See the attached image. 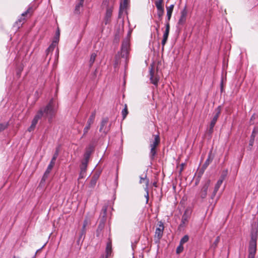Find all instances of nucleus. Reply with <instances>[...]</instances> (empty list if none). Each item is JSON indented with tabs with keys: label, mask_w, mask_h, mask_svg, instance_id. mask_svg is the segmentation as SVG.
<instances>
[{
	"label": "nucleus",
	"mask_w": 258,
	"mask_h": 258,
	"mask_svg": "<svg viewBox=\"0 0 258 258\" xmlns=\"http://www.w3.org/2000/svg\"><path fill=\"white\" fill-rule=\"evenodd\" d=\"M56 111L57 109L55 106L54 102L53 99H51L46 106L41 107L36 112L28 131L29 132L33 131L38 121L41 119H47L49 123L51 122Z\"/></svg>",
	"instance_id": "f257e3e1"
},
{
	"label": "nucleus",
	"mask_w": 258,
	"mask_h": 258,
	"mask_svg": "<svg viewBox=\"0 0 258 258\" xmlns=\"http://www.w3.org/2000/svg\"><path fill=\"white\" fill-rule=\"evenodd\" d=\"M154 140L150 141V151L149 153V157L151 160H153L157 154V147L159 146L160 143V138L159 135H153Z\"/></svg>",
	"instance_id": "f03ea898"
},
{
	"label": "nucleus",
	"mask_w": 258,
	"mask_h": 258,
	"mask_svg": "<svg viewBox=\"0 0 258 258\" xmlns=\"http://www.w3.org/2000/svg\"><path fill=\"white\" fill-rule=\"evenodd\" d=\"M256 233H251V239L249 241L248 246V258H254L256 251Z\"/></svg>",
	"instance_id": "7ed1b4c3"
},
{
	"label": "nucleus",
	"mask_w": 258,
	"mask_h": 258,
	"mask_svg": "<svg viewBox=\"0 0 258 258\" xmlns=\"http://www.w3.org/2000/svg\"><path fill=\"white\" fill-rule=\"evenodd\" d=\"M150 79L151 83L154 85L157 86L159 80V77L158 75L157 70L155 71L153 69V66L151 65L150 68Z\"/></svg>",
	"instance_id": "20e7f679"
},
{
	"label": "nucleus",
	"mask_w": 258,
	"mask_h": 258,
	"mask_svg": "<svg viewBox=\"0 0 258 258\" xmlns=\"http://www.w3.org/2000/svg\"><path fill=\"white\" fill-rule=\"evenodd\" d=\"M164 226L163 222L160 221L158 223V227L156 228L155 233V240L156 242H159L163 234Z\"/></svg>",
	"instance_id": "39448f33"
},
{
	"label": "nucleus",
	"mask_w": 258,
	"mask_h": 258,
	"mask_svg": "<svg viewBox=\"0 0 258 258\" xmlns=\"http://www.w3.org/2000/svg\"><path fill=\"white\" fill-rule=\"evenodd\" d=\"M34 11V9L32 6H30L28 9L23 13L21 14V18L19 19L16 22L15 24L17 25V27H20V25H21L25 21V18H22L28 14L32 15Z\"/></svg>",
	"instance_id": "423d86ee"
},
{
	"label": "nucleus",
	"mask_w": 258,
	"mask_h": 258,
	"mask_svg": "<svg viewBox=\"0 0 258 258\" xmlns=\"http://www.w3.org/2000/svg\"><path fill=\"white\" fill-rule=\"evenodd\" d=\"M58 155V149H57L56 150L54 154L51 161H50V163L49 164V165L44 173V176H47L48 174H49V173L50 172L51 170H52V168L53 167V166L55 164V160H56Z\"/></svg>",
	"instance_id": "0eeeda50"
},
{
	"label": "nucleus",
	"mask_w": 258,
	"mask_h": 258,
	"mask_svg": "<svg viewBox=\"0 0 258 258\" xmlns=\"http://www.w3.org/2000/svg\"><path fill=\"white\" fill-rule=\"evenodd\" d=\"M130 43L128 40H125L122 42L121 49V56L122 57L126 58L129 52Z\"/></svg>",
	"instance_id": "6e6552de"
},
{
	"label": "nucleus",
	"mask_w": 258,
	"mask_h": 258,
	"mask_svg": "<svg viewBox=\"0 0 258 258\" xmlns=\"http://www.w3.org/2000/svg\"><path fill=\"white\" fill-rule=\"evenodd\" d=\"M95 115H96V112H95V111H94L91 113V115L90 116V117L87 121V125L84 128L83 137H84L88 133V131L90 130L91 124H92L94 122Z\"/></svg>",
	"instance_id": "1a4fd4ad"
},
{
	"label": "nucleus",
	"mask_w": 258,
	"mask_h": 258,
	"mask_svg": "<svg viewBox=\"0 0 258 258\" xmlns=\"http://www.w3.org/2000/svg\"><path fill=\"white\" fill-rule=\"evenodd\" d=\"M210 180H207L203 185L200 192V196L202 199H205L207 197V191L210 184Z\"/></svg>",
	"instance_id": "9d476101"
},
{
	"label": "nucleus",
	"mask_w": 258,
	"mask_h": 258,
	"mask_svg": "<svg viewBox=\"0 0 258 258\" xmlns=\"http://www.w3.org/2000/svg\"><path fill=\"white\" fill-rule=\"evenodd\" d=\"M113 9V5L110 7H108L106 10L105 15L104 17V24L107 25L111 21V18L112 16V11Z\"/></svg>",
	"instance_id": "9b49d317"
},
{
	"label": "nucleus",
	"mask_w": 258,
	"mask_h": 258,
	"mask_svg": "<svg viewBox=\"0 0 258 258\" xmlns=\"http://www.w3.org/2000/svg\"><path fill=\"white\" fill-rule=\"evenodd\" d=\"M108 121V119L107 118H104L102 119L99 129V131L100 132H103L105 134L108 133L110 129L109 126L108 127L106 126Z\"/></svg>",
	"instance_id": "f8f14e48"
},
{
	"label": "nucleus",
	"mask_w": 258,
	"mask_h": 258,
	"mask_svg": "<svg viewBox=\"0 0 258 258\" xmlns=\"http://www.w3.org/2000/svg\"><path fill=\"white\" fill-rule=\"evenodd\" d=\"M129 0H123L122 2H121L119 6V10L118 13V18H120L121 17V15L124 11H125L128 5Z\"/></svg>",
	"instance_id": "ddd939ff"
},
{
	"label": "nucleus",
	"mask_w": 258,
	"mask_h": 258,
	"mask_svg": "<svg viewBox=\"0 0 258 258\" xmlns=\"http://www.w3.org/2000/svg\"><path fill=\"white\" fill-rule=\"evenodd\" d=\"M187 14V12L186 9V7H185L181 11V15L180 18L178 22V24L180 25H183L186 20V16Z\"/></svg>",
	"instance_id": "4468645a"
},
{
	"label": "nucleus",
	"mask_w": 258,
	"mask_h": 258,
	"mask_svg": "<svg viewBox=\"0 0 258 258\" xmlns=\"http://www.w3.org/2000/svg\"><path fill=\"white\" fill-rule=\"evenodd\" d=\"M87 164L86 161H83L80 166V173L79 174V179L83 178L85 174L86 170L87 167Z\"/></svg>",
	"instance_id": "2eb2a0df"
},
{
	"label": "nucleus",
	"mask_w": 258,
	"mask_h": 258,
	"mask_svg": "<svg viewBox=\"0 0 258 258\" xmlns=\"http://www.w3.org/2000/svg\"><path fill=\"white\" fill-rule=\"evenodd\" d=\"M112 252L111 241L109 240L107 243L105 252V255H102L100 258H108L111 255Z\"/></svg>",
	"instance_id": "dca6fc26"
},
{
	"label": "nucleus",
	"mask_w": 258,
	"mask_h": 258,
	"mask_svg": "<svg viewBox=\"0 0 258 258\" xmlns=\"http://www.w3.org/2000/svg\"><path fill=\"white\" fill-rule=\"evenodd\" d=\"M174 7V5H171L169 7H166V10H167L166 17H167V18L166 19V23H169L170 20L171 16H172V12H173Z\"/></svg>",
	"instance_id": "f3484780"
},
{
	"label": "nucleus",
	"mask_w": 258,
	"mask_h": 258,
	"mask_svg": "<svg viewBox=\"0 0 258 258\" xmlns=\"http://www.w3.org/2000/svg\"><path fill=\"white\" fill-rule=\"evenodd\" d=\"M221 106H219L215 109V111L214 112V116L211 120V122H212L213 123H216L217 119L221 113Z\"/></svg>",
	"instance_id": "a211bd4d"
},
{
	"label": "nucleus",
	"mask_w": 258,
	"mask_h": 258,
	"mask_svg": "<svg viewBox=\"0 0 258 258\" xmlns=\"http://www.w3.org/2000/svg\"><path fill=\"white\" fill-rule=\"evenodd\" d=\"M104 227V220L103 219L100 222L96 230V236L99 237L101 235V232Z\"/></svg>",
	"instance_id": "6ab92c4d"
},
{
	"label": "nucleus",
	"mask_w": 258,
	"mask_h": 258,
	"mask_svg": "<svg viewBox=\"0 0 258 258\" xmlns=\"http://www.w3.org/2000/svg\"><path fill=\"white\" fill-rule=\"evenodd\" d=\"M86 228H82L81 230V231L79 233V238H78V239L77 240V243L79 244V242L81 241L82 242L83 241L85 237V235H86Z\"/></svg>",
	"instance_id": "aec40b11"
},
{
	"label": "nucleus",
	"mask_w": 258,
	"mask_h": 258,
	"mask_svg": "<svg viewBox=\"0 0 258 258\" xmlns=\"http://www.w3.org/2000/svg\"><path fill=\"white\" fill-rule=\"evenodd\" d=\"M93 150V147H90L88 149H87L85 154H84V160L83 161H86L87 163H88L89 158Z\"/></svg>",
	"instance_id": "412c9836"
},
{
	"label": "nucleus",
	"mask_w": 258,
	"mask_h": 258,
	"mask_svg": "<svg viewBox=\"0 0 258 258\" xmlns=\"http://www.w3.org/2000/svg\"><path fill=\"white\" fill-rule=\"evenodd\" d=\"M99 176L98 175H94L91 179V181L90 182V187L94 188V186L96 185L97 181L98 179Z\"/></svg>",
	"instance_id": "4be33fe9"
},
{
	"label": "nucleus",
	"mask_w": 258,
	"mask_h": 258,
	"mask_svg": "<svg viewBox=\"0 0 258 258\" xmlns=\"http://www.w3.org/2000/svg\"><path fill=\"white\" fill-rule=\"evenodd\" d=\"M57 43V40H54L53 42L50 45V46L47 48L46 50V55H47L50 52H51L54 50Z\"/></svg>",
	"instance_id": "5701e85b"
},
{
	"label": "nucleus",
	"mask_w": 258,
	"mask_h": 258,
	"mask_svg": "<svg viewBox=\"0 0 258 258\" xmlns=\"http://www.w3.org/2000/svg\"><path fill=\"white\" fill-rule=\"evenodd\" d=\"M188 218V216L186 214V211H185L182 216L181 222L179 226L181 227H183L184 225L186 224V223L187 222Z\"/></svg>",
	"instance_id": "b1692460"
},
{
	"label": "nucleus",
	"mask_w": 258,
	"mask_h": 258,
	"mask_svg": "<svg viewBox=\"0 0 258 258\" xmlns=\"http://www.w3.org/2000/svg\"><path fill=\"white\" fill-rule=\"evenodd\" d=\"M163 0H156L155 2V5L157 8V10H160L164 9L163 6Z\"/></svg>",
	"instance_id": "393cba45"
},
{
	"label": "nucleus",
	"mask_w": 258,
	"mask_h": 258,
	"mask_svg": "<svg viewBox=\"0 0 258 258\" xmlns=\"http://www.w3.org/2000/svg\"><path fill=\"white\" fill-rule=\"evenodd\" d=\"M170 25L169 23H166V29L163 34V38L168 39V37L169 33Z\"/></svg>",
	"instance_id": "a878e982"
},
{
	"label": "nucleus",
	"mask_w": 258,
	"mask_h": 258,
	"mask_svg": "<svg viewBox=\"0 0 258 258\" xmlns=\"http://www.w3.org/2000/svg\"><path fill=\"white\" fill-rule=\"evenodd\" d=\"M83 6V3L79 2L75 7V13L76 14H79L80 13V10Z\"/></svg>",
	"instance_id": "bb28decb"
},
{
	"label": "nucleus",
	"mask_w": 258,
	"mask_h": 258,
	"mask_svg": "<svg viewBox=\"0 0 258 258\" xmlns=\"http://www.w3.org/2000/svg\"><path fill=\"white\" fill-rule=\"evenodd\" d=\"M212 159L211 158L210 155H209L208 158L206 160L205 162L203 165L202 168L203 170H205L207 168L208 166L210 164V163L212 162Z\"/></svg>",
	"instance_id": "cd10ccee"
},
{
	"label": "nucleus",
	"mask_w": 258,
	"mask_h": 258,
	"mask_svg": "<svg viewBox=\"0 0 258 258\" xmlns=\"http://www.w3.org/2000/svg\"><path fill=\"white\" fill-rule=\"evenodd\" d=\"M127 106L126 104L124 105V108L121 111V114L122 116V119H124L128 114Z\"/></svg>",
	"instance_id": "c85d7f7f"
},
{
	"label": "nucleus",
	"mask_w": 258,
	"mask_h": 258,
	"mask_svg": "<svg viewBox=\"0 0 258 258\" xmlns=\"http://www.w3.org/2000/svg\"><path fill=\"white\" fill-rule=\"evenodd\" d=\"M97 54L95 53H93L91 54L90 60H89V66L90 67H91L94 62Z\"/></svg>",
	"instance_id": "c756f323"
},
{
	"label": "nucleus",
	"mask_w": 258,
	"mask_h": 258,
	"mask_svg": "<svg viewBox=\"0 0 258 258\" xmlns=\"http://www.w3.org/2000/svg\"><path fill=\"white\" fill-rule=\"evenodd\" d=\"M144 181H145V182H146V187H148L149 184V179L147 178L146 175H145L144 177H142V176L140 177V183H142Z\"/></svg>",
	"instance_id": "7c9ffc66"
},
{
	"label": "nucleus",
	"mask_w": 258,
	"mask_h": 258,
	"mask_svg": "<svg viewBox=\"0 0 258 258\" xmlns=\"http://www.w3.org/2000/svg\"><path fill=\"white\" fill-rule=\"evenodd\" d=\"M164 13V9H160V10H157V15L158 16V17L159 19V20H161L162 19V17Z\"/></svg>",
	"instance_id": "2f4dec72"
},
{
	"label": "nucleus",
	"mask_w": 258,
	"mask_h": 258,
	"mask_svg": "<svg viewBox=\"0 0 258 258\" xmlns=\"http://www.w3.org/2000/svg\"><path fill=\"white\" fill-rule=\"evenodd\" d=\"M227 174H228V170L227 169L224 170L221 173V175L220 176L219 179L222 180V181H223V180L226 177Z\"/></svg>",
	"instance_id": "473e14b6"
},
{
	"label": "nucleus",
	"mask_w": 258,
	"mask_h": 258,
	"mask_svg": "<svg viewBox=\"0 0 258 258\" xmlns=\"http://www.w3.org/2000/svg\"><path fill=\"white\" fill-rule=\"evenodd\" d=\"M188 240L189 236L187 235H185L180 239V243L183 245L184 243L187 242Z\"/></svg>",
	"instance_id": "72a5a7b5"
},
{
	"label": "nucleus",
	"mask_w": 258,
	"mask_h": 258,
	"mask_svg": "<svg viewBox=\"0 0 258 258\" xmlns=\"http://www.w3.org/2000/svg\"><path fill=\"white\" fill-rule=\"evenodd\" d=\"M255 137V135H253V134H251V136H250V139L249 143V147H250V148L253 145Z\"/></svg>",
	"instance_id": "f704fd0d"
},
{
	"label": "nucleus",
	"mask_w": 258,
	"mask_h": 258,
	"mask_svg": "<svg viewBox=\"0 0 258 258\" xmlns=\"http://www.w3.org/2000/svg\"><path fill=\"white\" fill-rule=\"evenodd\" d=\"M223 181L220 179H219L216 184H215V187H214V189H215V190H219L220 186L221 185Z\"/></svg>",
	"instance_id": "c9c22d12"
},
{
	"label": "nucleus",
	"mask_w": 258,
	"mask_h": 258,
	"mask_svg": "<svg viewBox=\"0 0 258 258\" xmlns=\"http://www.w3.org/2000/svg\"><path fill=\"white\" fill-rule=\"evenodd\" d=\"M215 124H216L215 123H213L211 121L210 124L209 128L208 130V132L210 134H212L213 133V131H214L213 128H214V127Z\"/></svg>",
	"instance_id": "e433bc0d"
},
{
	"label": "nucleus",
	"mask_w": 258,
	"mask_h": 258,
	"mask_svg": "<svg viewBox=\"0 0 258 258\" xmlns=\"http://www.w3.org/2000/svg\"><path fill=\"white\" fill-rule=\"evenodd\" d=\"M220 240V236H217L212 244V247L215 249L216 248Z\"/></svg>",
	"instance_id": "4c0bfd02"
},
{
	"label": "nucleus",
	"mask_w": 258,
	"mask_h": 258,
	"mask_svg": "<svg viewBox=\"0 0 258 258\" xmlns=\"http://www.w3.org/2000/svg\"><path fill=\"white\" fill-rule=\"evenodd\" d=\"M183 250V246L182 244L179 243V246L176 248V253L179 254L181 253Z\"/></svg>",
	"instance_id": "58836bf2"
},
{
	"label": "nucleus",
	"mask_w": 258,
	"mask_h": 258,
	"mask_svg": "<svg viewBox=\"0 0 258 258\" xmlns=\"http://www.w3.org/2000/svg\"><path fill=\"white\" fill-rule=\"evenodd\" d=\"M103 5L105 6L106 9L108 7H110L111 5H113V4H110L109 0H103Z\"/></svg>",
	"instance_id": "ea45409f"
},
{
	"label": "nucleus",
	"mask_w": 258,
	"mask_h": 258,
	"mask_svg": "<svg viewBox=\"0 0 258 258\" xmlns=\"http://www.w3.org/2000/svg\"><path fill=\"white\" fill-rule=\"evenodd\" d=\"M8 126V123H0V132L4 131Z\"/></svg>",
	"instance_id": "a19ab883"
},
{
	"label": "nucleus",
	"mask_w": 258,
	"mask_h": 258,
	"mask_svg": "<svg viewBox=\"0 0 258 258\" xmlns=\"http://www.w3.org/2000/svg\"><path fill=\"white\" fill-rule=\"evenodd\" d=\"M145 190L146 192V194L145 195V197L146 198V203H147L148 202V201H149V198L148 187H146L145 188Z\"/></svg>",
	"instance_id": "79ce46f5"
},
{
	"label": "nucleus",
	"mask_w": 258,
	"mask_h": 258,
	"mask_svg": "<svg viewBox=\"0 0 258 258\" xmlns=\"http://www.w3.org/2000/svg\"><path fill=\"white\" fill-rule=\"evenodd\" d=\"M89 221L87 218H86L84 221L83 224L82 228H86V226L88 225Z\"/></svg>",
	"instance_id": "37998d69"
},
{
	"label": "nucleus",
	"mask_w": 258,
	"mask_h": 258,
	"mask_svg": "<svg viewBox=\"0 0 258 258\" xmlns=\"http://www.w3.org/2000/svg\"><path fill=\"white\" fill-rule=\"evenodd\" d=\"M60 35V32L59 29H57V30L56 32V38L55 40H57V42L58 41V38Z\"/></svg>",
	"instance_id": "c03bdc74"
},
{
	"label": "nucleus",
	"mask_w": 258,
	"mask_h": 258,
	"mask_svg": "<svg viewBox=\"0 0 258 258\" xmlns=\"http://www.w3.org/2000/svg\"><path fill=\"white\" fill-rule=\"evenodd\" d=\"M218 190H215V189H214V190L213 191V193L211 195V198L212 199H213L214 198V197H215L217 192Z\"/></svg>",
	"instance_id": "a18cd8bd"
},
{
	"label": "nucleus",
	"mask_w": 258,
	"mask_h": 258,
	"mask_svg": "<svg viewBox=\"0 0 258 258\" xmlns=\"http://www.w3.org/2000/svg\"><path fill=\"white\" fill-rule=\"evenodd\" d=\"M185 164L184 163H182L180 164V168L179 170V173H181L182 170H183L184 167L185 166Z\"/></svg>",
	"instance_id": "49530a36"
},
{
	"label": "nucleus",
	"mask_w": 258,
	"mask_h": 258,
	"mask_svg": "<svg viewBox=\"0 0 258 258\" xmlns=\"http://www.w3.org/2000/svg\"><path fill=\"white\" fill-rule=\"evenodd\" d=\"M167 39L163 38V39H162V42H161V44H162V45L163 47H164V46L166 44V43L167 42Z\"/></svg>",
	"instance_id": "de8ad7c7"
},
{
	"label": "nucleus",
	"mask_w": 258,
	"mask_h": 258,
	"mask_svg": "<svg viewBox=\"0 0 258 258\" xmlns=\"http://www.w3.org/2000/svg\"><path fill=\"white\" fill-rule=\"evenodd\" d=\"M258 133V127H255L253 130V131L252 132V134H253V135H255Z\"/></svg>",
	"instance_id": "09e8293b"
},
{
	"label": "nucleus",
	"mask_w": 258,
	"mask_h": 258,
	"mask_svg": "<svg viewBox=\"0 0 258 258\" xmlns=\"http://www.w3.org/2000/svg\"><path fill=\"white\" fill-rule=\"evenodd\" d=\"M102 211H103V214H104L103 217H105L106 215L107 208L106 207L103 208L102 209Z\"/></svg>",
	"instance_id": "8fccbe9b"
},
{
	"label": "nucleus",
	"mask_w": 258,
	"mask_h": 258,
	"mask_svg": "<svg viewBox=\"0 0 258 258\" xmlns=\"http://www.w3.org/2000/svg\"><path fill=\"white\" fill-rule=\"evenodd\" d=\"M159 27H160L159 24L157 22V27H156V30L157 32L158 31V29H159Z\"/></svg>",
	"instance_id": "3c124183"
},
{
	"label": "nucleus",
	"mask_w": 258,
	"mask_h": 258,
	"mask_svg": "<svg viewBox=\"0 0 258 258\" xmlns=\"http://www.w3.org/2000/svg\"><path fill=\"white\" fill-rule=\"evenodd\" d=\"M119 35H115V39L117 41H118L119 40Z\"/></svg>",
	"instance_id": "603ef678"
},
{
	"label": "nucleus",
	"mask_w": 258,
	"mask_h": 258,
	"mask_svg": "<svg viewBox=\"0 0 258 258\" xmlns=\"http://www.w3.org/2000/svg\"><path fill=\"white\" fill-rule=\"evenodd\" d=\"M55 55L57 56V57H58V48H57V49L56 50Z\"/></svg>",
	"instance_id": "864d4df0"
},
{
	"label": "nucleus",
	"mask_w": 258,
	"mask_h": 258,
	"mask_svg": "<svg viewBox=\"0 0 258 258\" xmlns=\"http://www.w3.org/2000/svg\"><path fill=\"white\" fill-rule=\"evenodd\" d=\"M43 247H44V245H43V246L41 248H40V249H38V250L36 251V253H35V255H36L38 251H40V250H41V249Z\"/></svg>",
	"instance_id": "5fc2aeb1"
},
{
	"label": "nucleus",
	"mask_w": 258,
	"mask_h": 258,
	"mask_svg": "<svg viewBox=\"0 0 258 258\" xmlns=\"http://www.w3.org/2000/svg\"><path fill=\"white\" fill-rule=\"evenodd\" d=\"M79 2L84 4V0H79Z\"/></svg>",
	"instance_id": "6e6d98bb"
},
{
	"label": "nucleus",
	"mask_w": 258,
	"mask_h": 258,
	"mask_svg": "<svg viewBox=\"0 0 258 258\" xmlns=\"http://www.w3.org/2000/svg\"><path fill=\"white\" fill-rule=\"evenodd\" d=\"M36 257V255L35 254L34 256L33 257H32V258H35Z\"/></svg>",
	"instance_id": "4d7b16f0"
},
{
	"label": "nucleus",
	"mask_w": 258,
	"mask_h": 258,
	"mask_svg": "<svg viewBox=\"0 0 258 258\" xmlns=\"http://www.w3.org/2000/svg\"><path fill=\"white\" fill-rule=\"evenodd\" d=\"M156 183H155H155H154V185L155 186H156Z\"/></svg>",
	"instance_id": "13d9d810"
}]
</instances>
